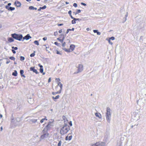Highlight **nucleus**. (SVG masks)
<instances>
[{"label":"nucleus","instance_id":"nucleus-45","mask_svg":"<svg viewBox=\"0 0 146 146\" xmlns=\"http://www.w3.org/2000/svg\"><path fill=\"white\" fill-rule=\"evenodd\" d=\"M12 51L13 54H15L16 53V51L12 49Z\"/></svg>","mask_w":146,"mask_h":146},{"label":"nucleus","instance_id":"nucleus-33","mask_svg":"<svg viewBox=\"0 0 146 146\" xmlns=\"http://www.w3.org/2000/svg\"><path fill=\"white\" fill-rule=\"evenodd\" d=\"M72 24H75L76 23V21L75 20H72Z\"/></svg>","mask_w":146,"mask_h":146},{"label":"nucleus","instance_id":"nucleus-63","mask_svg":"<svg viewBox=\"0 0 146 146\" xmlns=\"http://www.w3.org/2000/svg\"><path fill=\"white\" fill-rule=\"evenodd\" d=\"M41 9H40V7L38 9V11H40L41 10Z\"/></svg>","mask_w":146,"mask_h":146},{"label":"nucleus","instance_id":"nucleus-28","mask_svg":"<svg viewBox=\"0 0 146 146\" xmlns=\"http://www.w3.org/2000/svg\"><path fill=\"white\" fill-rule=\"evenodd\" d=\"M31 121L33 122V123H35V122H36L37 121V119H32L31 120Z\"/></svg>","mask_w":146,"mask_h":146},{"label":"nucleus","instance_id":"nucleus-15","mask_svg":"<svg viewBox=\"0 0 146 146\" xmlns=\"http://www.w3.org/2000/svg\"><path fill=\"white\" fill-rule=\"evenodd\" d=\"M20 73L21 76L23 77L24 78L25 77V76L23 74L24 72L23 70H21L20 71Z\"/></svg>","mask_w":146,"mask_h":146},{"label":"nucleus","instance_id":"nucleus-19","mask_svg":"<svg viewBox=\"0 0 146 146\" xmlns=\"http://www.w3.org/2000/svg\"><path fill=\"white\" fill-rule=\"evenodd\" d=\"M61 92V91H58L57 92H52V94L53 95H55L56 94H59V93H60Z\"/></svg>","mask_w":146,"mask_h":146},{"label":"nucleus","instance_id":"nucleus-25","mask_svg":"<svg viewBox=\"0 0 146 146\" xmlns=\"http://www.w3.org/2000/svg\"><path fill=\"white\" fill-rule=\"evenodd\" d=\"M81 12V10L79 9H77V11L76 12V13H75V15H76L77 14L79 13H80Z\"/></svg>","mask_w":146,"mask_h":146},{"label":"nucleus","instance_id":"nucleus-53","mask_svg":"<svg viewBox=\"0 0 146 146\" xmlns=\"http://www.w3.org/2000/svg\"><path fill=\"white\" fill-rule=\"evenodd\" d=\"M81 4L82 5H84V6H86V4L84 3H81Z\"/></svg>","mask_w":146,"mask_h":146},{"label":"nucleus","instance_id":"nucleus-44","mask_svg":"<svg viewBox=\"0 0 146 146\" xmlns=\"http://www.w3.org/2000/svg\"><path fill=\"white\" fill-rule=\"evenodd\" d=\"M71 13H72L71 11L70 10V11H69L68 12V13L70 15H71Z\"/></svg>","mask_w":146,"mask_h":146},{"label":"nucleus","instance_id":"nucleus-59","mask_svg":"<svg viewBox=\"0 0 146 146\" xmlns=\"http://www.w3.org/2000/svg\"><path fill=\"white\" fill-rule=\"evenodd\" d=\"M10 62V60H9V61H7L6 62V63L7 64H8Z\"/></svg>","mask_w":146,"mask_h":146},{"label":"nucleus","instance_id":"nucleus-36","mask_svg":"<svg viewBox=\"0 0 146 146\" xmlns=\"http://www.w3.org/2000/svg\"><path fill=\"white\" fill-rule=\"evenodd\" d=\"M115 39V38L113 36H112L111 38H110L109 39H111L112 40H114Z\"/></svg>","mask_w":146,"mask_h":146},{"label":"nucleus","instance_id":"nucleus-32","mask_svg":"<svg viewBox=\"0 0 146 146\" xmlns=\"http://www.w3.org/2000/svg\"><path fill=\"white\" fill-rule=\"evenodd\" d=\"M61 143H62L61 141H59V142L58 144V146H60L61 145Z\"/></svg>","mask_w":146,"mask_h":146},{"label":"nucleus","instance_id":"nucleus-31","mask_svg":"<svg viewBox=\"0 0 146 146\" xmlns=\"http://www.w3.org/2000/svg\"><path fill=\"white\" fill-rule=\"evenodd\" d=\"M57 39L61 42H62L63 41V39H60L59 38H57Z\"/></svg>","mask_w":146,"mask_h":146},{"label":"nucleus","instance_id":"nucleus-3","mask_svg":"<svg viewBox=\"0 0 146 146\" xmlns=\"http://www.w3.org/2000/svg\"><path fill=\"white\" fill-rule=\"evenodd\" d=\"M12 37L16 40H21L23 38L22 35L13 34L11 35Z\"/></svg>","mask_w":146,"mask_h":146},{"label":"nucleus","instance_id":"nucleus-51","mask_svg":"<svg viewBox=\"0 0 146 146\" xmlns=\"http://www.w3.org/2000/svg\"><path fill=\"white\" fill-rule=\"evenodd\" d=\"M43 40H47V38L45 37H44L43 38Z\"/></svg>","mask_w":146,"mask_h":146},{"label":"nucleus","instance_id":"nucleus-54","mask_svg":"<svg viewBox=\"0 0 146 146\" xmlns=\"http://www.w3.org/2000/svg\"><path fill=\"white\" fill-rule=\"evenodd\" d=\"M97 34L98 35H100L101 34V33L100 32H97Z\"/></svg>","mask_w":146,"mask_h":146},{"label":"nucleus","instance_id":"nucleus-20","mask_svg":"<svg viewBox=\"0 0 146 146\" xmlns=\"http://www.w3.org/2000/svg\"><path fill=\"white\" fill-rule=\"evenodd\" d=\"M59 95H57L55 97H52V99L54 100L55 99H57L59 98Z\"/></svg>","mask_w":146,"mask_h":146},{"label":"nucleus","instance_id":"nucleus-23","mask_svg":"<svg viewBox=\"0 0 146 146\" xmlns=\"http://www.w3.org/2000/svg\"><path fill=\"white\" fill-rule=\"evenodd\" d=\"M25 58L24 56H21L20 57V60L21 61H23L24 60Z\"/></svg>","mask_w":146,"mask_h":146},{"label":"nucleus","instance_id":"nucleus-29","mask_svg":"<svg viewBox=\"0 0 146 146\" xmlns=\"http://www.w3.org/2000/svg\"><path fill=\"white\" fill-rule=\"evenodd\" d=\"M46 7V5H44L43 7H40V9H45Z\"/></svg>","mask_w":146,"mask_h":146},{"label":"nucleus","instance_id":"nucleus-56","mask_svg":"<svg viewBox=\"0 0 146 146\" xmlns=\"http://www.w3.org/2000/svg\"><path fill=\"white\" fill-rule=\"evenodd\" d=\"M56 53L58 54H60V52L58 50H56Z\"/></svg>","mask_w":146,"mask_h":146},{"label":"nucleus","instance_id":"nucleus-12","mask_svg":"<svg viewBox=\"0 0 146 146\" xmlns=\"http://www.w3.org/2000/svg\"><path fill=\"white\" fill-rule=\"evenodd\" d=\"M68 136H66V137L65 139L66 140V141L70 140L72 139V135H70L68 137Z\"/></svg>","mask_w":146,"mask_h":146},{"label":"nucleus","instance_id":"nucleus-30","mask_svg":"<svg viewBox=\"0 0 146 146\" xmlns=\"http://www.w3.org/2000/svg\"><path fill=\"white\" fill-rule=\"evenodd\" d=\"M40 72V73H43V68H40L39 69Z\"/></svg>","mask_w":146,"mask_h":146},{"label":"nucleus","instance_id":"nucleus-48","mask_svg":"<svg viewBox=\"0 0 146 146\" xmlns=\"http://www.w3.org/2000/svg\"><path fill=\"white\" fill-rule=\"evenodd\" d=\"M108 41L109 42L110 44H112V42H110V39H109Z\"/></svg>","mask_w":146,"mask_h":146},{"label":"nucleus","instance_id":"nucleus-10","mask_svg":"<svg viewBox=\"0 0 146 146\" xmlns=\"http://www.w3.org/2000/svg\"><path fill=\"white\" fill-rule=\"evenodd\" d=\"M31 38V37L30 36L29 34H27L23 38V39H26V40H28Z\"/></svg>","mask_w":146,"mask_h":146},{"label":"nucleus","instance_id":"nucleus-50","mask_svg":"<svg viewBox=\"0 0 146 146\" xmlns=\"http://www.w3.org/2000/svg\"><path fill=\"white\" fill-rule=\"evenodd\" d=\"M108 41L109 42L110 44H112V42H110V39H109Z\"/></svg>","mask_w":146,"mask_h":146},{"label":"nucleus","instance_id":"nucleus-57","mask_svg":"<svg viewBox=\"0 0 146 146\" xmlns=\"http://www.w3.org/2000/svg\"><path fill=\"white\" fill-rule=\"evenodd\" d=\"M62 32V30L61 29L60 30L58 31V32L59 33H61Z\"/></svg>","mask_w":146,"mask_h":146},{"label":"nucleus","instance_id":"nucleus-4","mask_svg":"<svg viewBox=\"0 0 146 146\" xmlns=\"http://www.w3.org/2000/svg\"><path fill=\"white\" fill-rule=\"evenodd\" d=\"M75 47V46L74 45L71 44L70 46V48L67 49L66 48H63V50L67 52H72L73 50H74V49Z\"/></svg>","mask_w":146,"mask_h":146},{"label":"nucleus","instance_id":"nucleus-7","mask_svg":"<svg viewBox=\"0 0 146 146\" xmlns=\"http://www.w3.org/2000/svg\"><path fill=\"white\" fill-rule=\"evenodd\" d=\"M105 143H104L101 142H98L96 143L95 144L92 145V146H104Z\"/></svg>","mask_w":146,"mask_h":146},{"label":"nucleus","instance_id":"nucleus-2","mask_svg":"<svg viewBox=\"0 0 146 146\" xmlns=\"http://www.w3.org/2000/svg\"><path fill=\"white\" fill-rule=\"evenodd\" d=\"M69 128L67 125L64 126L62 127L60 131V133L62 135L66 133L69 130Z\"/></svg>","mask_w":146,"mask_h":146},{"label":"nucleus","instance_id":"nucleus-62","mask_svg":"<svg viewBox=\"0 0 146 146\" xmlns=\"http://www.w3.org/2000/svg\"><path fill=\"white\" fill-rule=\"evenodd\" d=\"M0 129H1V131H2V130H3V127H1V128H0Z\"/></svg>","mask_w":146,"mask_h":146},{"label":"nucleus","instance_id":"nucleus-52","mask_svg":"<svg viewBox=\"0 0 146 146\" xmlns=\"http://www.w3.org/2000/svg\"><path fill=\"white\" fill-rule=\"evenodd\" d=\"M54 44L57 46H58V43L57 42H55Z\"/></svg>","mask_w":146,"mask_h":146},{"label":"nucleus","instance_id":"nucleus-9","mask_svg":"<svg viewBox=\"0 0 146 146\" xmlns=\"http://www.w3.org/2000/svg\"><path fill=\"white\" fill-rule=\"evenodd\" d=\"M15 5L16 6L19 7L21 6V4L19 1H16L15 2Z\"/></svg>","mask_w":146,"mask_h":146},{"label":"nucleus","instance_id":"nucleus-37","mask_svg":"<svg viewBox=\"0 0 146 146\" xmlns=\"http://www.w3.org/2000/svg\"><path fill=\"white\" fill-rule=\"evenodd\" d=\"M73 5L74 7H76L77 6V5L76 3H74L73 4Z\"/></svg>","mask_w":146,"mask_h":146},{"label":"nucleus","instance_id":"nucleus-42","mask_svg":"<svg viewBox=\"0 0 146 146\" xmlns=\"http://www.w3.org/2000/svg\"><path fill=\"white\" fill-rule=\"evenodd\" d=\"M63 25V24H62H62H57V25L58 26H62Z\"/></svg>","mask_w":146,"mask_h":146},{"label":"nucleus","instance_id":"nucleus-17","mask_svg":"<svg viewBox=\"0 0 146 146\" xmlns=\"http://www.w3.org/2000/svg\"><path fill=\"white\" fill-rule=\"evenodd\" d=\"M8 40L9 42H13L14 41V40L13 38L11 37L9 38H8Z\"/></svg>","mask_w":146,"mask_h":146},{"label":"nucleus","instance_id":"nucleus-1","mask_svg":"<svg viewBox=\"0 0 146 146\" xmlns=\"http://www.w3.org/2000/svg\"><path fill=\"white\" fill-rule=\"evenodd\" d=\"M53 125L52 124V123L49 122L48 123V125L46 126L44 128L43 130L42 131V132L44 133L43 135L42 136V137H44L46 136H48V133H45V129L46 130V132L48 130H49L52 126Z\"/></svg>","mask_w":146,"mask_h":146},{"label":"nucleus","instance_id":"nucleus-5","mask_svg":"<svg viewBox=\"0 0 146 146\" xmlns=\"http://www.w3.org/2000/svg\"><path fill=\"white\" fill-rule=\"evenodd\" d=\"M111 116L110 109L109 108H107V113L106 118L107 120H109Z\"/></svg>","mask_w":146,"mask_h":146},{"label":"nucleus","instance_id":"nucleus-35","mask_svg":"<svg viewBox=\"0 0 146 146\" xmlns=\"http://www.w3.org/2000/svg\"><path fill=\"white\" fill-rule=\"evenodd\" d=\"M58 35V32L57 31L55 32L54 33V35L56 36Z\"/></svg>","mask_w":146,"mask_h":146},{"label":"nucleus","instance_id":"nucleus-6","mask_svg":"<svg viewBox=\"0 0 146 146\" xmlns=\"http://www.w3.org/2000/svg\"><path fill=\"white\" fill-rule=\"evenodd\" d=\"M77 68L78 69V70H77L78 71L76 73L75 72L74 73V74L78 73L79 72H81V71H82L83 70V66L81 64H79L78 65V67H77Z\"/></svg>","mask_w":146,"mask_h":146},{"label":"nucleus","instance_id":"nucleus-21","mask_svg":"<svg viewBox=\"0 0 146 146\" xmlns=\"http://www.w3.org/2000/svg\"><path fill=\"white\" fill-rule=\"evenodd\" d=\"M34 43L35 44L38 46L39 45V42L37 40H35L34 42Z\"/></svg>","mask_w":146,"mask_h":146},{"label":"nucleus","instance_id":"nucleus-55","mask_svg":"<svg viewBox=\"0 0 146 146\" xmlns=\"http://www.w3.org/2000/svg\"><path fill=\"white\" fill-rule=\"evenodd\" d=\"M70 17H71V18L72 19H74V17H72L71 15H70Z\"/></svg>","mask_w":146,"mask_h":146},{"label":"nucleus","instance_id":"nucleus-11","mask_svg":"<svg viewBox=\"0 0 146 146\" xmlns=\"http://www.w3.org/2000/svg\"><path fill=\"white\" fill-rule=\"evenodd\" d=\"M5 8L6 9H7L8 10L13 11L15 9L14 7H8V6H6Z\"/></svg>","mask_w":146,"mask_h":146},{"label":"nucleus","instance_id":"nucleus-49","mask_svg":"<svg viewBox=\"0 0 146 146\" xmlns=\"http://www.w3.org/2000/svg\"><path fill=\"white\" fill-rule=\"evenodd\" d=\"M108 41L109 42L110 44H112V42H110V39H109Z\"/></svg>","mask_w":146,"mask_h":146},{"label":"nucleus","instance_id":"nucleus-34","mask_svg":"<svg viewBox=\"0 0 146 146\" xmlns=\"http://www.w3.org/2000/svg\"><path fill=\"white\" fill-rule=\"evenodd\" d=\"M12 49H14L15 50H16L18 49L17 47H14V46H12Z\"/></svg>","mask_w":146,"mask_h":146},{"label":"nucleus","instance_id":"nucleus-38","mask_svg":"<svg viewBox=\"0 0 146 146\" xmlns=\"http://www.w3.org/2000/svg\"><path fill=\"white\" fill-rule=\"evenodd\" d=\"M71 31V29H67V31H66V33H68L69 32V31Z\"/></svg>","mask_w":146,"mask_h":146},{"label":"nucleus","instance_id":"nucleus-47","mask_svg":"<svg viewBox=\"0 0 146 146\" xmlns=\"http://www.w3.org/2000/svg\"><path fill=\"white\" fill-rule=\"evenodd\" d=\"M51 81V78H50L48 80V82L49 83Z\"/></svg>","mask_w":146,"mask_h":146},{"label":"nucleus","instance_id":"nucleus-14","mask_svg":"<svg viewBox=\"0 0 146 146\" xmlns=\"http://www.w3.org/2000/svg\"><path fill=\"white\" fill-rule=\"evenodd\" d=\"M58 85L60 87V89L59 91H61L62 87V84L61 83V82H60L58 83Z\"/></svg>","mask_w":146,"mask_h":146},{"label":"nucleus","instance_id":"nucleus-22","mask_svg":"<svg viewBox=\"0 0 146 146\" xmlns=\"http://www.w3.org/2000/svg\"><path fill=\"white\" fill-rule=\"evenodd\" d=\"M9 59L14 61H15V58L13 56H11L9 57Z\"/></svg>","mask_w":146,"mask_h":146},{"label":"nucleus","instance_id":"nucleus-43","mask_svg":"<svg viewBox=\"0 0 146 146\" xmlns=\"http://www.w3.org/2000/svg\"><path fill=\"white\" fill-rule=\"evenodd\" d=\"M93 32L94 33H97V32H98V31L97 30H93Z\"/></svg>","mask_w":146,"mask_h":146},{"label":"nucleus","instance_id":"nucleus-40","mask_svg":"<svg viewBox=\"0 0 146 146\" xmlns=\"http://www.w3.org/2000/svg\"><path fill=\"white\" fill-rule=\"evenodd\" d=\"M74 20H75L76 21H78V20L80 21V19H76V18H74Z\"/></svg>","mask_w":146,"mask_h":146},{"label":"nucleus","instance_id":"nucleus-27","mask_svg":"<svg viewBox=\"0 0 146 146\" xmlns=\"http://www.w3.org/2000/svg\"><path fill=\"white\" fill-rule=\"evenodd\" d=\"M35 52H34V53L31 54L30 55V56L31 57H34L35 55Z\"/></svg>","mask_w":146,"mask_h":146},{"label":"nucleus","instance_id":"nucleus-46","mask_svg":"<svg viewBox=\"0 0 146 146\" xmlns=\"http://www.w3.org/2000/svg\"><path fill=\"white\" fill-rule=\"evenodd\" d=\"M69 125L70 126H71L72 125V124L71 121H70L69 123Z\"/></svg>","mask_w":146,"mask_h":146},{"label":"nucleus","instance_id":"nucleus-26","mask_svg":"<svg viewBox=\"0 0 146 146\" xmlns=\"http://www.w3.org/2000/svg\"><path fill=\"white\" fill-rule=\"evenodd\" d=\"M29 9L30 10H34V7L33 6H30L29 7Z\"/></svg>","mask_w":146,"mask_h":146},{"label":"nucleus","instance_id":"nucleus-13","mask_svg":"<svg viewBox=\"0 0 146 146\" xmlns=\"http://www.w3.org/2000/svg\"><path fill=\"white\" fill-rule=\"evenodd\" d=\"M95 115L96 117H98L100 118H102V115L99 113H95Z\"/></svg>","mask_w":146,"mask_h":146},{"label":"nucleus","instance_id":"nucleus-41","mask_svg":"<svg viewBox=\"0 0 146 146\" xmlns=\"http://www.w3.org/2000/svg\"><path fill=\"white\" fill-rule=\"evenodd\" d=\"M38 66H40V68H43V66L42 65H41L40 64H38Z\"/></svg>","mask_w":146,"mask_h":146},{"label":"nucleus","instance_id":"nucleus-39","mask_svg":"<svg viewBox=\"0 0 146 146\" xmlns=\"http://www.w3.org/2000/svg\"><path fill=\"white\" fill-rule=\"evenodd\" d=\"M66 45L65 42H63L62 44V46L63 47H64Z\"/></svg>","mask_w":146,"mask_h":146},{"label":"nucleus","instance_id":"nucleus-16","mask_svg":"<svg viewBox=\"0 0 146 146\" xmlns=\"http://www.w3.org/2000/svg\"><path fill=\"white\" fill-rule=\"evenodd\" d=\"M46 118V117L45 116L44 118H43L40 121V122L41 123H42L45 120H47V119Z\"/></svg>","mask_w":146,"mask_h":146},{"label":"nucleus","instance_id":"nucleus-8","mask_svg":"<svg viewBox=\"0 0 146 146\" xmlns=\"http://www.w3.org/2000/svg\"><path fill=\"white\" fill-rule=\"evenodd\" d=\"M30 71H33V72L35 73L36 74H37L38 73L37 70L35 69V67H31L30 68Z\"/></svg>","mask_w":146,"mask_h":146},{"label":"nucleus","instance_id":"nucleus-18","mask_svg":"<svg viewBox=\"0 0 146 146\" xmlns=\"http://www.w3.org/2000/svg\"><path fill=\"white\" fill-rule=\"evenodd\" d=\"M17 72L16 70H15L14 72L12 73V75L15 76H17Z\"/></svg>","mask_w":146,"mask_h":146},{"label":"nucleus","instance_id":"nucleus-58","mask_svg":"<svg viewBox=\"0 0 146 146\" xmlns=\"http://www.w3.org/2000/svg\"><path fill=\"white\" fill-rule=\"evenodd\" d=\"M11 5V4L10 3H9L6 6H8L9 7Z\"/></svg>","mask_w":146,"mask_h":146},{"label":"nucleus","instance_id":"nucleus-64","mask_svg":"<svg viewBox=\"0 0 146 146\" xmlns=\"http://www.w3.org/2000/svg\"><path fill=\"white\" fill-rule=\"evenodd\" d=\"M74 28H72V29H71V30L74 31Z\"/></svg>","mask_w":146,"mask_h":146},{"label":"nucleus","instance_id":"nucleus-24","mask_svg":"<svg viewBox=\"0 0 146 146\" xmlns=\"http://www.w3.org/2000/svg\"><path fill=\"white\" fill-rule=\"evenodd\" d=\"M56 81V82L59 83L60 82V79L59 78H56L55 79Z\"/></svg>","mask_w":146,"mask_h":146},{"label":"nucleus","instance_id":"nucleus-61","mask_svg":"<svg viewBox=\"0 0 146 146\" xmlns=\"http://www.w3.org/2000/svg\"><path fill=\"white\" fill-rule=\"evenodd\" d=\"M2 115L1 114H0V119H1V118L2 117Z\"/></svg>","mask_w":146,"mask_h":146},{"label":"nucleus","instance_id":"nucleus-60","mask_svg":"<svg viewBox=\"0 0 146 146\" xmlns=\"http://www.w3.org/2000/svg\"><path fill=\"white\" fill-rule=\"evenodd\" d=\"M90 30V28H87L86 29V30L88 31H89Z\"/></svg>","mask_w":146,"mask_h":146}]
</instances>
